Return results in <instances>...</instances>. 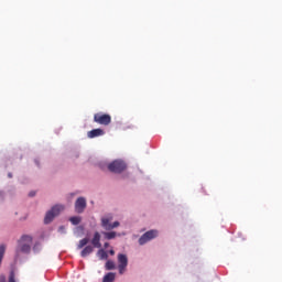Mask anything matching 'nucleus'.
Masks as SVG:
<instances>
[{
	"label": "nucleus",
	"mask_w": 282,
	"mask_h": 282,
	"mask_svg": "<svg viewBox=\"0 0 282 282\" xmlns=\"http://www.w3.org/2000/svg\"><path fill=\"white\" fill-rule=\"evenodd\" d=\"M30 250H32V236L24 235L19 241L18 252L28 254L30 253Z\"/></svg>",
	"instance_id": "1"
},
{
	"label": "nucleus",
	"mask_w": 282,
	"mask_h": 282,
	"mask_svg": "<svg viewBox=\"0 0 282 282\" xmlns=\"http://www.w3.org/2000/svg\"><path fill=\"white\" fill-rule=\"evenodd\" d=\"M62 210H65V206L63 205H55L48 210L44 217V224H52L54 221V217H58Z\"/></svg>",
	"instance_id": "2"
},
{
	"label": "nucleus",
	"mask_w": 282,
	"mask_h": 282,
	"mask_svg": "<svg viewBox=\"0 0 282 282\" xmlns=\"http://www.w3.org/2000/svg\"><path fill=\"white\" fill-rule=\"evenodd\" d=\"M108 171H110V173H122L127 171V163L122 160H115L108 165Z\"/></svg>",
	"instance_id": "3"
},
{
	"label": "nucleus",
	"mask_w": 282,
	"mask_h": 282,
	"mask_svg": "<svg viewBox=\"0 0 282 282\" xmlns=\"http://www.w3.org/2000/svg\"><path fill=\"white\" fill-rule=\"evenodd\" d=\"M94 122L102 127H109V124H111V115L97 112L94 115Z\"/></svg>",
	"instance_id": "4"
},
{
	"label": "nucleus",
	"mask_w": 282,
	"mask_h": 282,
	"mask_svg": "<svg viewBox=\"0 0 282 282\" xmlns=\"http://www.w3.org/2000/svg\"><path fill=\"white\" fill-rule=\"evenodd\" d=\"M111 221H113V216L111 215L101 218L102 228H105V230H113V228H118V226H120L119 221H115L113 224H111Z\"/></svg>",
	"instance_id": "5"
},
{
	"label": "nucleus",
	"mask_w": 282,
	"mask_h": 282,
	"mask_svg": "<svg viewBox=\"0 0 282 282\" xmlns=\"http://www.w3.org/2000/svg\"><path fill=\"white\" fill-rule=\"evenodd\" d=\"M118 271L119 274H124V272H127V265H129V258L127 257V254L123 253H119L118 257Z\"/></svg>",
	"instance_id": "6"
},
{
	"label": "nucleus",
	"mask_w": 282,
	"mask_h": 282,
	"mask_svg": "<svg viewBox=\"0 0 282 282\" xmlns=\"http://www.w3.org/2000/svg\"><path fill=\"white\" fill-rule=\"evenodd\" d=\"M158 235H159V232L155 229L147 231L139 238V245L144 246V243H149V241H151L152 239H155V237H158Z\"/></svg>",
	"instance_id": "7"
},
{
	"label": "nucleus",
	"mask_w": 282,
	"mask_h": 282,
	"mask_svg": "<svg viewBox=\"0 0 282 282\" xmlns=\"http://www.w3.org/2000/svg\"><path fill=\"white\" fill-rule=\"evenodd\" d=\"M86 208H87V199H85V197L77 198V200L75 202L76 213H78V214L85 213Z\"/></svg>",
	"instance_id": "8"
},
{
	"label": "nucleus",
	"mask_w": 282,
	"mask_h": 282,
	"mask_svg": "<svg viewBox=\"0 0 282 282\" xmlns=\"http://www.w3.org/2000/svg\"><path fill=\"white\" fill-rule=\"evenodd\" d=\"M101 135H105V130H102L100 128L93 129L87 132V137L90 139L100 138Z\"/></svg>",
	"instance_id": "9"
},
{
	"label": "nucleus",
	"mask_w": 282,
	"mask_h": 282,
	"mask_svg": "<svg viewBox=\"0 0 282 282\" xmlns=\"http://www.w3.org/2000/svg\"><path fill=\"white\" fill-rule=\"evenodd\" d=\"M91 245L94 248H102V243H100V232L96 231L91 239Z\"/></svg>",
	"instance_id": "10"
},
{
	"label": "nucleus",
	"mask_w": 282,
	"mask_h": 282,
	"mask_svg": "<svg viewBox=\"0 0 282 282\" xmlns=\"http://www.w3.org/2000/svg\"><path fill=\"white\" fill-rule=\"evenodd\" d=\"M91 252H94V247L91 246H86L82 252H80V257L85 258V257H89V254H91Z\"/></svg>",
	"instance_id": "11"
},
{
	"label": "nucleus",
	"mask_w": 282,
	"mask_h": 282,
	"mask_svg": "<svg viewBox=\"0 0 282 282\" xmlns=\"http://www.w3.org/2000/svg\"><path fill=\"white\" fill-rule=\"evenodd\" d=\"M97 257L101 261H107V259H109V254L107 253V251H105V249H99L98 252H97Z\"/></svg>",
	"instance_id": "12"
},
{
	"label": "nucleus",
	"mask_w": 282,
	"mask_h": 282,
	"mask_svg": "<svg viewBox=\"0 0 282 282\" xmlns=\"http://www.w3.org/2000/svg\"><path fill=\"white\" fill-rule=\"evenodd\" d=\"M116 281V273L109 272L104 276L102 282H113Z\"/></svg>",
	"instance_id": "13"
},
{
	"label": "nucleus",
	"mask_w": 282,
	"mask_h": 282,
	"mask_svg": "<svg viewBox=\"0 0 282 282\" xmlns=\"http://www.w3.org/2000/svg\"><path fill=\"white\" fill-rule=\"evenodd\" d=\"M89 243V238H83L82 240H79V243L77 246L78 250L85 248V246H87Z\"/></svg>",
	"instance_id": "14"
},
{
	"label": "nucleus",
	"mask_w": 282,
	"mask_h": 282,
	"mask_svg": "<svg viewBox=\"0 0 282 282\" xmlns=\"http://www.w3.org/2000/svg\"><path fill=\"white\" fill-rule=\"evenodd\" d=\"M70 224H73V226H78V224H80L82 218L79 216H74L69 218Z\"/></svg>",
	"instance_id": "15"
},
{
	"label": "nucleus",
	"mask_w": 282,
	"mask_h": 282,
	"mask_svg": "<svg viewBox=\"0 0 282 282\" xmlns=\"http://www.w3.org/2000/svg\"><path fill=\"white\" fill-rule=\"evenodd\" d=\"M106 270H116V262L108 260L105 265Z\"/></svg>",
	"instance_id": "16"
},
{
	"label": "nucleus",
	"mask_w": 282,
	"mask_h": 282,
	"mask_svg": "<svg viewBox=\"0 0 282 282\" xmlns=\"http://www.w3.org/2000/svg\"><path fill=\"white\" fill-rule=\"evenodd\" d=\"M6 254V245H0V265L3 261V256Z\"/></svg>",
	"instance_id": "17"
},
{
	"label": "nucleus",
	"mask_w": 282,
	"mask_h": 282,
	"mask_svg": "<svg viewBox=\"0 0 282 282\" xmlns=\"http://www.w3.org/2000/svg\"><path fill=\"white\" fill-rule=\"evenodd\" d=\"M106 239H116V231H109L104 234Z\"/></svg>",
	"instance_id": "18"
},
{
	"label": "nucleus",
	"mask_w": 282,
	"mask_h": 282,
	"mask_svg": "<svg viewBox=\"0 0 282 282\" xmlns=\"http://www.w3.org/2000/svg\"><path fill=\"white\" fill-rule=\"evenodd\" d=\"M9 282H17L14 271H11L9 274Z\"/></svg>",
	"instance_id": "19"
},
{
	"label": "nucleus",
	"mask_w": 282,
	"mask_h": 282,
	"mask_svg": "<svg viewBox=\"0 0 282 282\" xmlns=\"http://www.w3.org/2000/svg\"><path fill=\"white\" fill-rule=\"evenodd\" d=\"M0 282H6V275H0Z\"/></svg>",
	"instance_id": "20"
},
{
	"label": "nucleus",
	"mask_w": 282,
	"mask_h": 282,
	"mask_svg": "<svg viewBox=\"0 0 282 282\" xmlns=\"http://www.w3.org/2000/svg\"><path fill=\"white\" fill-rule=\"evenodd\" d=\"M34 195H36V192L29 193V197H34Z\"/></svg>",
	"instance_id": "21"
},
{
	"label": "nucleus",
	"mask_w": 282,
	"mask_h": 282,
	"mask_svg": "<svg viewBox=\"0 0 282 282\" xmlns=\"http://www.w3.org/2000/svg\"><path fill=\"white\" fill-rule=\"evenodd\" d=\"M109 254H111V257H113V254H116V251L113 249L109 250Z\"/></svg>",
	"instance_id": "22"
},
{
	"label": "nucleus",
	"mask_w": 282,
	"mask_h": 282,
	"mask_svg": "<svg viewBox=\"0 0 282 282\" xmlns=\"http://www.w3.org/2000/svg\"><path fill=\"white\" fill-rule=\"evenodd\" d=\"M108 247H109V242H105L104 248H108Z\"/></svg>",
	"instance_id": "23"
},
{
	"label": "nucleus",
	"mask_w": 282,
	"mask_h": 282,
	"mask_svg": "<svg viewBox=\"0 0 282 282\" xmlns=\"http://www.w3.org/2000/svg\"><path fill=\"white\" fill-rule=\"evenodd\" d=\"M8 176H9V177H12V173H9Z\"/></svg>",
	"instance_id": "24"
}]
</instances>
